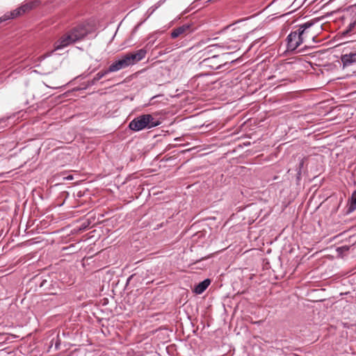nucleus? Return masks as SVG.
I'll list each match as a JSON object with an SVG mask.
<instances>
[{"instance_id": "1", "label": "nucleus", "mask_w": 356, "mask_h": 356, "mask_svg": "<svg viewBox=\"0 0 356 356\" xmlns=\"http://www.w3.org/2000/svg\"><path fill=\"white\" fill-rule=\"evenodd\" d=\"M317 31L314 29V23L312 21L299 24L296 29L292 31L286 37V49L288 51H296L301 45L303 47L299 51L311 48L316 42Z\"/></svg>"}, {"instance_id": "2", "label": "nucleus", "mask_w": 356, "mask_h": 356, "mask_svg": "<svg viewBox=\"0 0 356 356\" xmlns=\"http://www.w3.org/2000/svg\"><path fill=\"white\" fill-rule=\"evenodd\" d=\"M147 50L144 48L123 54L109 65L108 71H111V73L115 72L132 66L145 58Z\"/></svg>"}, {"instance_id": "3", "label": "nucleus", "mask_w": 356, "mask_h": 356, "mask_svg": "<svg viewBox=\"0 0 356 356\" xmlns=\"http://www.w3.org/2000/svg\"><path fill=\"white\" fill-rule=\"evenodd\" d=\"M86 35L87 30L84 26H76L62 35L54 43V51L62 49L76 41L83 39Z\"/></svg>"}, {"instance_id": "4", "label": "nucleus", "mask_w": 356, "mask_h": 356, "mask_svg": "<svg viewBox=\"0 0 356 356\" xmlns=\"http://www.w3.org/2000/svg\"><path fill=\"white\" fill-rule=\"evenodd\" d=\"M245 31L243 29L238 27L234 28L228 33L227 40L222 42L221 45H210L206 49V50L207 52H209L211 51V50L209 49V48L219 46L223 49L235 51L240 49L241 43L245 39Z\"/></svg>"}, {"instance_id": "5", "label": "nucleus", "mask_w": 356, "mask_h": 356, "mask_svg": "<svg viewBox=\"0 0 356 356\" xmlns=\"http://www.w3.org/2000/svg\"><path fill=\"white\" fill-rule=\"evenodd\" d=\"M296 64L293 62L282 61L277 64L273 74L268 79H276L277 82L288 81L292 82L293 80Z\"/></svg>"}, {"instance_id": "6", "label": "nucleus", "mask_w": 356, "mask_h": 356, "mask_svg": "<svg viewBox=\"0 0 356 356\" xmlns=\"http://www.w3.org/2000/svg\"><path fill=\"white\" fill-rule=\"evenodd\" d=\"M160 124L161 122L151 114H143L132 120L129 122V127L132 131H139L145 129H152Z\"/></svg>"}, {"instance_id": "7", "label": "nucleus", "mask_w": 356, "mask_h": 356, "mask_svg": "<svg viewBox=\"0 0 356 356\" xmlns=\"http://www.w3.org/2000/svg\"><path fill=\"white\" fill-rule=\"evenodd\" d=\"M202 63L206 67L211 68V70H218L222 66L227 64V62L220 57L219 55H213L211 57L204 58Z\"/></svg>"}, {"instance_id": "8", "label": "nucleus", "mask_w": 356, "mask_h": 356, "mask_svg": "<svg viewBox=\"0 0 356 356\" xmlns=\"http://www.w3.org/2000/svg\"><path fill=\"white\" fill-rule=\"evenodd\" d=\"M192 31L191 25L189 24H184L179 27L174 29L171 33L172 38H177L179 36H185Z\"/></svg>"}, {"instance_id": "9", "label": "nucleus", "mask_w": 356, "mask_h": 356, "mask_svg": "<svg viewBox=\"0 0 356 356\" xmlns=\"http://www.w3.org/2000/svg\"><path fill=\"white\" fill-rule=\"evenodd\" d=\"M341 61L343 67L356 64V51L342 54L341 56Z\"/></svg>"}, {"instance_id": "10", "label": "nucleus", "mask_w": 356, "mask_h": 356, "mask_svg": "<svg viewBox=\"0 0 356 356\" xmlns=\"http://www.w3.org/2000/svg\"><path fill=\"white\" fill-rule=\"evenodd\" d=\"M40 287L48 294H54L56 292L54 291V287L53 281L50 279H44L40 284Z\"/></svg>"}, {"instance_id": "11", "label": "nucleus", "mask_w": 356, "mask_h": 356, "mask_svg": "<svg viewBox=\"0 0 356 356\" xmlns=\"http://www.w3.org/2000/svg\"><path fill=\"white\" fill-rule=\"evenodd\" d=\"M211 281L209 279H206L202 282H200L197 285L195 286L194 289V292L197 294L202 293L209 286Z\"/></svg>"}, {"instance_id": "12", "label": "nucleus", "mask_w": 356, "mask_h": 356, "mask_svg": "<svg viewBox=\"0 0 356 356\" xmlns=\"http://www.w3.org/2000/svg\"><path fill=\"white\" fill-rule=\"evenodd\" d=\"M108 73H111V71H108V67L106 70L99 72L90 81V84L95 85L99 80H100L102 78H103Z\"/></svg>"}, {"instance_id": "13", "label": "nucleus", "mask_w": 356, "mask_h": 356, "mask_svg": "<svg viewBox=\"0 0 356 356\" xmlns=\"http://www.w3.org/2000/svg\"><path fill=\"white\" fill-rule=\"evenodd\" d=\"M356 33V20L350 23L347 28L342 31L343 35H351Z\"/></svg>"}, {"instance_id": "14", "label": "nucleus", "mask_w": 356, "mask_h": 356, "mask_svg": "<svg viewBox=\"0 0 356 356\" xmlns=\"http://www.w3.org/2000/svg\"><path fill=\"white\" fill-rule=\"evenodd\" d=\"M356 209V190L351 195L350 202L348 209V213L353 212Z\"/></svg>"}, {"instance_id": "15", "label": "nucleus", "mask_w": 356, "mask_h": 356, "mask_svg": "<svg viewBox=\"0 0 356 356\" xmlns=\"http://www.w3.org/2000/svg\"><path fill=\"white\" fill-rule=\"evenodd\" d=\"M35 5V2H29L20 6V10L25 13L26 12L32 10Z\"/></svg>"}, {"instance_id": "16", "label": "nucleus", "mask_w": 356, "mask_h": 356, "mask_svg": "<svg viewBox=\"0 0 356 356\" xmlns=\"http://www.w3.org/2000/svg\"><path fill=\"white\" fill-rule=\"evenodd\" d=\"M22 14H24V13L22 11V10H20V7L10 13L11 18L17 17Z\"/></svg>"}, {"instance_id": "17", "label": "nucleus", "mask_w": 356, "mask_h": 356, "mask_svg": "<svg viewBox=\"0 0 356 356\" xmlns=\"http://www.w3.org/2000/svg\"><path fill=\"white\" fill-rule=\"evenodd\" d=\"M303 165H304V161L303 160H302L300 163H299V166H298V172H297V179H299L300 177V175H301V170H302V168H303Z\"/></svg>"}, {"instance_id": "18", "label": "nucleus", "mask_w": 356, "mask_h": 356, "mask_svg": "<svg viewBox=\"0 0 356 356\" xmlns=\"http://www.w3.org/2000/svg\"><path fill=\"white\" fill-rule=\"evenodd\" d=\"M162 3H163L162 1H159V2L156 3V4H155L153 7H152V11L151 12V13H152L156 9H157L161 5Z\"/></svg>"}, {"instance_id": "19", "label": "nucleus", "mask_w": 356, "mask_h": 356, "mask_svg": "<svg viewBox=\"0 0 356 356\" xmlns=\"http://www.w3.org/2000/svg\"><path fill=\"white\" fill-rule=\"evenodd\" d=\"M59 346H60V341H59V339H56V341L55 343V347L56 349H58L59 348Z\"/></svg>"}, {"instance_id": "20", "label": "nucleus", "mask_w": 356, "mask_h": 356, "mask_svg": "<svg viewBox=\"0 0 356 356\" xmlns=\"http://www.w3.org/2000/svg\"><path fill=\"white\" fill-rule=\"evenodd\" d=\"M67 179H72V176H69L67 177Z\"/></svg>"}]
</instances>
